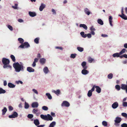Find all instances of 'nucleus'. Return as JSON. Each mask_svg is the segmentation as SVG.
<instances>
[{
    "instance_id": "e2e57ef3",
    "label": "nucleus",
    "mask_w": 127,
    "mask_h": 127,
    "mask_svg": "<svg viewBox=\"0 0 127 127\" xmlns=\"http://www.w3.org/2000/svg\"><path fill=\"white\" fill-rule=\"evenodd\" d=\"M17 4H15V6H12V7L14 9H17Z\"/></svg>"
},
{
    "instance_id": "72a5a7b5",
    "label": "nucleus",
    "mask_w": 127,
    "mask_h": 127,
    "mask_svg": "<svg viewBox=\"0 0 127 127\" xmlns=\"http://www.w3.org/2000/svg\"><path fill=\"white\" fill-rule=\"evenodd\" d=\"M29 104L26 102H25V103L24 108L25 109H28L29 107Z\"/></svg>"
},
{
    "instance_id": "cd10ccee",
    "label": "nucleus",
    "mask_w": 127,
    "mask_h": 127,
    "mask_svg": "<svg viewBox=\"0 0 127 127\" xmlns=\"http://www.w3.org/2000/svg\"><path fill=\"white\" fill-rule=\"evenodd\" d=\"M56 125V122L53 121L51 123L49 126V127H54Z\"/></svg>"
},
{
    "instance_id": "f257e3e1",
    "label": "nucleus",
    "mask_w": 127,
    "mask_h": 127,
    "mask_svg": "<svg viewBox=\"0 0 127 127\" xmlns=\"http://www.w3.org/2000/svg\"><path fill=\"white\" fill-rule=\"evenodd\" d=\"M24 65L21 62L19 63L17 62L13 64V66L15 69V71L17 72H19L21 71H24L25 67Z\"/></svg>"
},
{
    "instance_id": "f704fd0d",
    "label": "nucleus",
    "mask_w": 127,
    "mask_h": 127,
    "mask_svg": "<svg viewBox=\"0 0 127 127\" xmlns=\"http://www.w3.org/2000/svg\"><path fill=\"white\" fill-rule=\"evenodd\" d=\"M6 92L5 91L1 88H0V94H4Z\"/></svg>"
},
{
    "instance_id": "393cba45",
    "label": "nucleus",
    "mask_w": 127,
    "mask_h": 127,
    "mask_svg": "<svg viewBox=\"0 0 127 127\" xmlns=\"http://www.w3.org/2000/svg\"><path fill=\"white\" fill-rule=\"evenodd\" d=\"M8 87L10 88H14L15 87V85L11 83H9L8 84Z\"/></svg>"
},
{
    "instance_id": "603ef678",
    "label": "nucleus",
    "mask_w": 127,
    "mask_h": 127,
    "mask_svg": "<svg viewBox=\"0 0 127 127\" xmlns=\"http://www.w3.org/2000/svg\"><path fill=\"white\" fill-rule=\"evenodd\" d=\"M122 115L126 118H127V114L125 113H123L121 114Z\"/></svg>"
},
{
    "instance_id": "7ed1b4c3",
    "label": "nucleus",
    "mask_w": 127,
    "mask_h": 127,
    "mask_svg": "<svg viewBox=\"0 0 127 127\" xmlns=\"http://www.w3.org/2000/svg\"><path fill=\"white\" fill-rule=\"evenodd\" d=\"M30 45L28 43V42H25L20 45L18 47V48H28L30 47Z\"/></svg>"
},
{
    "instance_id": "dca6fc26",
    "label": "nucleus",
    "mask_w": 127,
    "mask_h": 127,
    "mask_svg": "<svg viewBox=\"0 0 127 127\" xmlns=\"http://www.w3.org/2000/svg\"><path fill=\"white\" fill-rule=\"evenodd\" d=\"M84 11L85 13L88 15H89L90 14V12L89 10L87 8L84 9Z\"/></svg>"
},
{
    "instance_id": "4468645a",
    "label": "nucleus",
    "mask_w": 127,
    "mask_h": 127,
    "mask_svg": "<svg viewBox=\"0 0 127 127\" xmlns=\"http://www.w3.org/2000/svg\"><path fill=\"white\" fill-rule=\"evenodd\" d=\"M46 62V60L44 58H42L41 59L39 60V62L42 65L44 64Z\"/></svg>"
},
{
    "instance_id": "9b49d317",
    "label": "nucleus",
    "mask_w": 127,
    "mask_h": 127,
    "mask_svg": "<svg viewBox=\"0 0 127 127\" xmlns=\"http://www.w3.org/2000/svg\"><path fill=\"white\" fill-rule=\"evenodd\" d=\"M86 69L83 68L81 71V73L83 75H86L89 73V71L86 70Z\"/></svg>"
},
{
    "instance_id": "338daca9",
    "label": "nucleus",
    "mask_w": 127,
    "mask_h": 127,
    "mask_svg": "<svg viewBox=\"0 0 127 127\" xmlns=\"http://www.w3.org/2000/svg\"><path fill=\"white\" fill-rule=\"evenodd\" d=\"M119 123L115 122L114 125L117 127H118L120 125Z\"/></svg>"
},
{
    "instance_id": "9d476101",
    "label": "nucleus",
    "mask_w": 127,
    "mask_h": 127,
    "mask_svg": "<svg viewBox=\"0 0 127 127\" xmlns=\"http://www.w3.org/2000/svg\"><path fill=\"white\" fill-rule=\"evenodd\" d=\"M119 106L118 103L116 102L114 103L112 105V107L113 108L115 109L116 108Z\"/></svg>"
},
{
    "instance_id": "e433bc0d",
    "label": "nucleus",
    "mask_w": 127,
    "mask_h": 127,
    "mask_svg": "<svg viewBox=\"0 0 127 127\" xmlns=\"http://www.w3.org/2000/svg\"><path fill=\"white\" fill-rule=\"evenodd\" d=\"M46 95L47 96L49 99H52V97L50 94L48 93H46Z\"/></svg>"
},
{
    "instance_id": "49530a36",
    "label": "nucleus",
    "mask_w": 127,
    "mask_h": 127,
    "mask_svg": "<svg viewBox=\"0 0 127 127\" xmlns=\"http://www.w3.org/2000/svg\"><path fill=\"white\" fill-rule=\"evenodd\" d=\"M102 125L104 126H107V123L106 121H104L102 122Z\"/></svg>"
},
{
    "instance_id": "6ab92c4d",
    "label": "nucleus",
    "mask_w": 127,
    "mask_h": 127,
    "mask_svg": "<svg viewBox=\"0 0 127 127\" xmlns=\"http://www.w3.org/2000/svg\"><path fill=\"white\" fill-rule=\"evenodd\" d=\"M52 92L55 93L57 95H58L60 93V91L59 89H58L56 91L53 90H52Z\"/></svg>"
},
{
    "instance_id": "0eeeda50",
    "label": "nucleus",
    "mask_w": 127,
    "mask_h": 127,
    "mask_svg": "<svg viewBox=\"0 0 127 127\" xmlns=\"http://www.w3.org/2000/svg\"><path fill=\"white\" fill-rule=\"evenodd\" d=\"M62 106L68 107L70 106L69 103L66 101H64L61 104Z\"/></svg>"
},
{
    "instance_id": "de8ad7c7",
    "label": "nucleus",
    "mask_w": 127,
    "mask_h": 127,
    "mask_svg": "<svg viewBox=\"0 0 127 127\" xmlns=\"http://www.w3.org/2000/svg\"><path fill=\"white\" fill-rule=\"evenodd\" d=\"M32 91L35 94H38V92L36 89H33L32 90Z\"/></svg>"
},
{
    "instance_id": "8fccbe9b",
    "label": "nucleus",
    "mask_w": 127,
    "mask_h": 127,
    "mask_svg": "<svg viewBox=\"0 0 127 127\" xmlns=\"http://www.w3.org/2000/svg\"><path fill=\"white\" fill-rule=\"evenodd\" d=\"M115 88L118 91H119L120 89V87L119 85H116L115 86Z\"/></svg>"
},
{
    "instance_id": "a878e982",
    "label": "nucleus",
    "mask_w": 127,
    "mask_h": 127,
    "mask_svg": "<svg viewBox=\"0 0 127 127\" xmlns=\"http://www.w3.org/2000/svg\"><path fill=\"white\" fill-rule=\"evenodd\" d=\"M119 16L124 20H127V17L124 14H122L121 15H119Z\"/></svg>"
},
{
    "instance_id": "774afa93",
    "label": "nucleus",
    "mask_w": 127,
    "mask_h": 127,
    "mask_svg": "<svg viewBox=\"0 0 127 127\" xmlns=\"http://www.w3.org/2000/svg\"><path fill=\"white\" fill-rule=\"evenodd\" d=\"M51 115L53 117H55V114L53 112H51Z\"/></svg>"
},
{
    "instance_id": "4be33fe9",
    "label": "nucleus",
    "mask_w": 127,
    "mask_h": 127,
    "mask_svg": "<svg viewBox=\"0 0 127 127\" xmlns=\"http://www.w3.org/2000/svg\"><path fill=\"white\" fill-rule=\"evenodd\" d=\"M86 63L84 61L82 63L81 65L83 68L87 69V67L86 65Z\"/></svg>"
},
{
    "instance_id": "6e6552de",
    "label": "nucleus",
    "mask_w": 127,
    "mask_h": 127,
    "mask_svg": "<svg viewBox=\"0 0 127 127\" xmlns=\"http://www.w3.org/2000/svg\"><path fill=\"white\" fill-rule=\"evenodd\" d=\"M121 88L122 89L126 90V92L127 93V85L122 84L121 85Z\"/></svg>"
},
{
    "instance_id": "13d9d810",
    "label": "nucleus",
    "mask_w": 127,
    "mask_h": 127,
    "mask_svg": "<svg viewBox=\"0 0 127 127\" xmlns=\"http://www.w3.org/2000/svg\"><path fill=\"white\" fill-rule=\"evenodd\" d=\"M93 60V59L91 58H90L88 60L89 62L90 63H92Z\"/></svg>"
},
{
    "instance_id": "c9c22d12",
    "label": "nucleus",
    "mask_w": 127,
    "mask_h": 127,
    "mask_svg": "<svg viewBox=\"0 0 127 127\" xmlns=\"http://www.w3.org/2000/svg\"><path fill=\"white\" fill-rule=\"evenodd\" d=\"M18 40L19 41L20 43H21L22 44L24 42L23 39L21 38H18Z\"/></svg>"
},
{
    "instance_id": "3c124183",
    "label": "nucleus",
    "mask_w": 127,
    "mask_h": 127,
    "mask_svg": "<svg viewBox=\"0 0 127 127\" xmlns=\"http://www.w3.org/2000/svg\"><path fill=\"white\" fill-rule=\"evenodd\" d=\"M122 105L124 107H127V102H123Z\"/></svg>"
},
{
    "instance_id": "79ce46f5",
    "label": "nucleus",
    "mask_w": 127,
    "mask_h": 127,
    "mask_svg": "<svg viewBox=\"0 0 127 127\" xmlns=\"http://www.w3.org/2000/svg\"><path fill=\"white\" fill-rule=\"evenodd\" d=\"M126 51V49H123L119 53L120 55H121L124 53Z\"/></svg>"
},
{
    "instance_id": "a211bd4d",
    "label": "nucleus",
    "mask_w": 127,
    "mask_h": 127,
    "mask_svg": "<svg viewBox=\"0 0 127 127\" xmlns=\"http://www.w3.org/2000/svg\"><path fill=\"white\" fill-rule=\"evenodd\" d=\"M95 86V88L96 89V92L98 93H100L101 90L100 88L98 86Z\"/></svg>"
},
{
    "instance_id": "bb28decb",
    "label": "nucleus",
    "mask_w": 127,
    "mask_h": 127,
    "mask_svg": "<svg viewBox=\"0 0 127 127\" xmlns=\"http://www.w3.org/2000/svg\"><path fill=\"white\" fill-rule=\"evenodd\" d=\"M34 123L36 126H37L40 124V123L38 120L37 119H36L34 120Z\"/></svg>"
},
{
    "instance_id": "09e8293b",
    "label": "nucleus",
    "mask_w": 127,
    "mask_h": 127,
    "mask_svg": "<svg viewBox=\"0 0 127 127\" xmlns=\"http://www.w3.org/2000/svg\"><path fill=\"white\" fill-rule=\"evenodd\" d=\"M8 28L11 31L13 30V28L12 27L9 25H8L7 26Z\"/></svg>"
},
{
    "instance_id": "58836bf2",
    "label": "nucleus",
    "mask_w": 127,
    "mask_h": 127,
    "mask_svg": "<svg viewBox=\"0 0 127 127\" xmlns=\"http://www.w3.org/2000/svg\"><path fill=\"white\" fill-rule=\"evenodd\" d=\"M39 37H37L36 38L34 39V42L36 44H38L39 43Z\"/></svg>"
},
{
    "instance_id": "39448f33",
    "label": "nucleus",
    "mask_w": 127,
    "mask_h": 127,
    "mask_svg": "<svg viewBox=\"0 0 127 127\" xmlns=\"http://www.w3.org/2000/svg\"><path fill=\"white\" fill-rule=\"evenodd\" d=\"M18 116V114L17 112H14L13 113L12 115H9L8 117L10 118H15L17 117Z\"/></svg>"
},
{
    "instance_id": "864d4df0",
    "label": "nucleus",
    "mask_w": 127,
    "mask_h": 127,
    "mask_svg": "<svg viewBox=\"0 0 127 127\" xmlns=\"http://www.w3.org/2000/svg\"><path fill=\"white\" fill-rule=\"evenodd\" d=\"M16 83L18 84L20 83L21 84H22L23 83V82L20 80H19L18 81H16L15 82Z\"/></svg>"
},
{
    "instance_id": "f8f14e48",
    "label": "nucleus",
    "mask_w": 127,
    "mask_h": 127,
    "mask_svg": "<svg viewBox=\"0 0 127 127\" xmlns=\"http://www.w3.org/2000/svg\"><path fill=\"white\" fill-rule=\"evenodd\" d=\"M32 108H37L38 106V104L37 102H33L31 105Z\"/></svg>"
},
{
    "instance_id": "20e7f679",
    "label": "nucleus",
    "mask_w": 127,
    "mask_h": 127,
    "mask_svg": "<svg viewBox=\"0 0 127 127\" xmlns=\"http://www.w3.org/2000/svg\"><path fill=\"white\" fill-rule=\"evenodd\" d=\"M2 62L3 65L8 64L10 63V61L9 59L5 58H2Z\"/></svg>"
},
{
    "instance_id": "f3484780",
    "label": "nucleus",
    "mask_w": 127,
    "mask_h": 127,
    "mask_svg": "<svg viewBox=\"0 0 127 127\" xmlns=\"http://www.w3.org/2000/svg\"><path fill=\"white\" fill-rule=\"evenodd\" d=\"M122 120V119L121 118L119 117H117L115 118V119L114 120V122L115 123H120Z\"/></svg>"
},
{
    "instance_id": "aec40b11",
    "label": "nucleus",
    "mask_w": 127,
    "mask_h": 127,
    "mask_svg": "<svg viewBox=\"0 0 127 127\" xmlns=\"http://www.w3.org/2000/svg\"><path fill=\"white\" fill-rule=\"evenodd\" d=\"M3 67L4 68H9L10 70L12 69V67L9 64L3 65Z\"/></svg>"
},
{
    "instance_id": "052dcab7",
    "label": "nucleus",
    "mask_w": 127,
    "mask_h": 127,
    "mask_svg": "<svg viewBox=\"0 0 127 127\" xmlns=\"http://www.w3.org/2000/svg\"><path fill=\"white\" fill-rule=\"evenodd\" d=\"M101 36L103 37H108V35L106 34H102L101 35Z\"/></svg>"
},
{
    "instance_id": "5701e85b",
    "label": "nucleus",
    "mask_w": 127,
    "mask_h": 127,
    "mask_svg": "<svg viewBox=\"0 0 127 127\" xmlns=\"http://www.w3.org/2000/svg\"><path fill=\"white\" fill-rule=\"evenodd\" d=\"M79 27H82L85 30L87 29L88 28L86 25L84 24H81L80 25Z\"/></svg>"
},
{
    "instance_id": "c85d7f7f",
    "label": "nucleus",
    "mask_w": 127,
    "mask_h": 127,
    "mask_svg": "<svg viewBox=\"0 0 127 127\" xmlns=\"http://www.w3.org/2000/svg\"><path fill=\"white\" fill-rule=\"evenodd\" d=\"M80 34L83 37L85 38L86 37V34H85L84 32H81Z\"/></svg>"
},
{
    "instance_id": "b1692460",
    "label": "nucleus",
    "mask_w": 127,
    "mask_h": 127,
    "mask_svg": "<svg viewBox=\"0 0 127 127\" xmlns=\"http://www.w3.org/2000/svg\"><path fill=\"white\" fill-rule=\"evenodd\" d=\"M112 16H109V23L110 25L112 27L113 26V25L112 24Z\"/></svg>"
},
{
    "instance_id": "69168bd1",
    "label": "nucleus",
    "mask_w": 127,
    "mask_h": 127,
    "mask_svg": "<svg viewBox=\"0 0 127 127\" xmlns=\"http://www.w3.org/2000/svg\"><path fill=\"white\" fill-rule=\"evenodd\" d=\"M7 85V83L6 80H4L3 81V85L4 86H6Z\"/></svg>"
},
{
    "instance_id": "2eb2a0df",
    "label": "nucleus",
    "mask_w": 127,
    "mask_h": 127,
    "mask_svg": "<svg viewBox=\"0 0 127 127\" xmlns=\"http://www.w3.org/2000/svg\"><path fill=\"white\" fill-rule=\"evenodd\" d=\"M27 70L29 72H33L34 71V69L30 67H27Z\"/></svg>"
},
{
    "instance_id": "412c9836",
    "label": "nucleus",
    "mask_w": 127,
    "mask_h": 127,
    "mask_svg": "<svg viewBox=\"0 0 127 127\" xmlns=\"http://www.w3.org/2000/svg\"><path fill=\"white\" fill-rule=\"evenodd\" d=\"M29 14L30 16L32 17H34L36 15V14L35 12H32L29 11Z\"/></svg>"
},
{
    "instance_id": "f03ea898",
    "label": "nucleus",
    "mask_w": 127,
    "mask_h": 127,
    "mask_svg": "<svg viewBox=\"0 0 127 127\" xmlns=\"http://www.w3.org/2000/svg\"><path fill=\"white\" fill-rule=\"evenodd\" d=\"M40 116L41 118L45 120L51 121L53 119V117L49 114H47L46 115L41 114L40 115Z\"/></svg>"
},
{
    "instance_id": "423d86ee",
    "label": "nucleus",
    "mask_w": 127,
    "mask_h": 127,
    "mask_svg": "<svg viewBox=\"0 0 127 127\" xmlns=\"http://www.w3.org/2000/svg\"><path fill=\"white\" fill-rule=\"evenodd\" d=\"M95 88V86H94L89 91L87 94L88 96V97H90L92 96V92L94 91Z\"/></svg>"
},
{
    "instance_id": "c03bdc74",
    "label": "nucleus",
    "mask_w": 127,
    "mask_h": 127,
    "mask_svg": "<svg viewBox=\"0 0 127 127\" xmlns=\"http://www.w3.org/2000/svg\"><path fill=\"white\" fill-rule=\"evenodd\" d=\"M113 77V75L112 73L109 74L108 75V78L109 79H111Z\"/></svg>"
},
{
    "instance_id": "a19ab883",
    "label": "nucleus",
    "mask_w": 127,
    "mask_h": 127,
    "mask_svg": "<svg viewBox=\"0 0 127 127\" xmlns=\"http://www.w3.org/2000/svg\"><path fill=\"white\" fill-rule=\"evenodd\" d=\"M38 111V109H34L32 111V112L33 114H36V112Z\"/></svg>"
},
{
    "instance_id": "1a4fd4ad",
    "label": "nucleus",
    "mask_w": 127,
    "mask_h": 127,
    "mask_svg": "<svg viewBox=\"0 0 127 127\" xmlns=\"http://www.w3.org/2000/svg\"><path fill=\"white\" fill-rule=\"evenodd\" d=\"M46 7V5L43 3H42L40 6L39 10L40 11H42Z\"/></svg>"
},
{
    "instance_id": "2f4dec72",
    "label": "nucleus",
    "mask_w": 127,
    "mask_h": 127,
    "mask_svg": "<svg viewBox=\"0 0 127 127\" xmlns=\"http://www.w3.org/2000/svg\"><path fill=\"white\" fill-rule=\"evenodd\" d=\"M77 49L78 51L80 52H82L84 50L83 48L80 47H77Z\"/></svg>"
},
{
    "instance_id": "473e14b6",
    "label": "nucleus",
    "mask_w": 127,
    "mask_h": 127,
    "mask_svg": "<svg viewBox=\"0 0 127 127\" xmlns=\"http://www.w3.org/2000/svg\"><path fill=\"white\" fill-rule=\"evenodd\" d=\"M7 111V109L6 107H4V108L2 110V115H4Z\"/></svg>"
},
{
    "instance_id": "7c9ffc66",
    "label": "nucleus",
    "mask_w": 127,
    "mask_h": 127,
    "mask_svg": "<svg viewBox=\"0 0 127 127\" xmlns=\"http://www.w3.org/2000/svg\"><path fill=\"white\" fill-rule=\"evenodd\" d=\"M97 23L101 25H102L103 24V23L102 20L100 19H98L97 21Z\"/></svg>"
},
{
    "instance_id": "ddd939ff",
    "label": "nucleus",
    "mask_w": 127,
    "mask_h": 127,
    "mask_svg": "<svg viewBox=\"0 0 127 127\" xmlns=\"http://www.w3.org/2000/svg\"><path fill=\"white\" fill-rule=\"evenodd\" d=\"M43 71L44 72L45 74H47L49 72V70L48 67L47 66H45L43 69Z\"/></svg>"
},
{
    "instance_id": "6e6d98bb",
    "label": "nucleus",
    "mask_w": 127,
    "mask_h": 127,
    "mask_svg": "<svg viewBox=\"0 0 127 127\" xmlns=\"http://www.w3.org/2000/svg\"><path fill=\"white\" fill-rule=\"evenodd\" d=\"M90 30L91 31H95V29L93 26H92L90 28Z\"/></svg>"
},
{
    "instance_id": "5fc2aeb1",
    "label": "nucleus",
    "mask_w": 127,
    "mask_h": 127,
    "mask_svg": "<svg viewBox=\"0 0 127 127\" xmlns=\"http://www.w3.org/2000/svg\"><path fill=\"white\" fill-rule=\"evenodd\" d=\"M121 127H127V124L125 123H123L121 125Z\"/></svg>"
},
{
    "instance_id": "4c0bfd02",
    "label": "nucleus",
    "mask_w": 127,
    "mask_h": 127,
    "mask_svg": "<svg viewBox=\"0 0 127 127\" xmlns=\"http://www.w3.org/2000/svg\"><path fill=\"white\" fill-rule=\"evenodd\" d=\"M10 57L12 61L13 62H15V56L13 55H10Z\"/></svg>"
},
{
    "instance_id": "c756f323",
    "label": "nucleus",
    "mask_w": 127,
    "mask_h": 127,
    "mask_svg": "<svg viewBox=\"0 0 127 127\" xmlns=\"http://www.w3.org/2000/svg\"><path fill=\"white\" fill-rule=\"evenodd\" d=\"M120 54L118 53H116L113 54L112 56L114 58L115 57H118L119 56Z\"/></svg>"
},
{
    "instance_id": "a18cd8bd",
    "label": "nucleus",
    "mask_w": 127,
    "mask_h": 127,
    "mask_svg": "<svg viewBox=\"0 0 127 127\" xmlns=\"http://www.w3.org/2000/svg\"><path fill=\"white\" fill-rule=\"evenodd\" d=\"M33 117V115L32 114H29L28 115L27 117L29 119H31Z\"/></svg>"
},
{
    "instance_id": "37998d69",
    "label": "nucleus",
    "mask_w": 127,
    "mask_h": 127,
    "mask_svg": "<svg viewBox=\"0 0 127 127\" xmlns=\"http://www.w3.org/2000/svg\"><path fill=\"white\" fill-rule=\"evenodd\" d=\"M76 54H71V55L70 57L71 58L74 59L75 58L76 56Z\"/></svg>"
},
{
    "instance_id": "0e129e2a",
    "label": "nucleus",
    "mask_w": 127,
    "mask_h": 127,
    "mask_svg": "<svg viewBox=\"0 0 127 127\" xmlns=\"http://www.w3.org/2000/svg\"><path fill=\"white\" fill-rule=\"evenodd\" d=\"M36 63L33 62L32 64V66L33 67H34L36 65Z\"/></svg>"
},
{
    "instance_id": "680f3d73",
    "label": "nucleus",
    "mask_w": 127,
    "mask_h": 127,
    "mask_svg": "<svg viewBox=\"0 0 127 127\" xmlns=\"http://www.w3.org/2000/svg\"><path fill=\"white\" fill-rule=\"evenodd\" d=\"M52 12H53V14H56V12L55 10L53 9H52Z\"/></svg>"
},
{
    "instance_id": "4d7b16f0",
    "label": "nucleus",
    "mask_w": 127,
    "mask_h": 127,
    "mask_svg": "<svg viewBox=\"0 0 127 127\" xmlns=\"http://www.w3.org/2000/svg\"><path fill=\"white\" fill-rule=\"evenodd\" d=\"M87 36L88 38H90L92 37V35L90 33H88L87 34H86V37Z\"/></svg>"
},
{
    "instance_id": "ea45409f",
    "label": "nucleus",
    "mask_w": 127,
    "mask_h": 127,
    "mask_svg": "<svg viewBox=\"0 0 127 127\" xmlns=\"http://www.w3.org/2000/svg\"><path fill=\"white\" fill-rule=\"evenodd\" d=\"M42 109L44 111H47L48 110V108L46 106H43L42 107Z\"/></svg>"
},
{
    "instance_id": "bf43d9fd",
    "label": "nucleus",
    "mask_w": 127,
    "mask_h": 127,
    "mask_svg": "<svg viewBox=\"0 0 127 127\" xmlns=\"http://www.w3.org/2000/svg\"><path fill=\"white\" fill-rule=\"evenodd\" d=\"M8 108L9 109V111H11L13 110V107L11 106H10L8 107Z\"/></svg>"
}]
</instances>
